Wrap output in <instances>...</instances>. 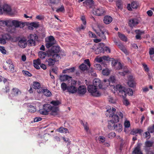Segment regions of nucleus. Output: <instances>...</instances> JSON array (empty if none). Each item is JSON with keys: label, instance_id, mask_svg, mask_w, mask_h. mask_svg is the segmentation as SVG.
Segmentation results:
<instances>
[{"label": "nucleus", "instance_id": "f257e3e1", "mask_svg": "<svg viewBox=\"0 0 154 154\" xmlns=\"http://www.w3.org/2000/svg\"><path fill=\"white\" fill-rule=\"evenodd\" d=\"M122 119L123 117V113L121 112H117L116 115H112L111 116V119L108 122V128L111 130H114L115 125L119 121V117Z\"/></svg>", "mask_w": 154, "mask_h": 154}, {"label": "nucleus", "instance_id": "f03ea898", "mask_svg": "<svg viewBox=\"0 0 154 154\" xmlns=\"http://www.w3.org/2000/svg\"><path fill=\"white\" fill-rule=\"evenodd\" d=\"M60 50V48L59 46H53L50 50L47 51V56L52 57L56 58V59L60 58L58 54Z\"/></svg>", "mask_w": 154, "mask_h": 154}, {"label": "nucleus", "instance_id": "7ed1b4c3", "mask_svg": "<svg viewBox=\"0 0 154 154\" xmlns=\"http://www.w3.org/2000/svg\"><path fill=\"white\" fill-rule=\"evenodd\" d=\"M112 86L120 96H122L124 98L126 96V89L125 87L119 84L116 85V87L114 85H112Z\"/></svg>", "mask_w": 154, "mask_h": 154}, {"label": "nucleus", "instance_id": "20e7f679", "mask_svg": "<svg viewBox=\"0 0 154 154\" xmlns=\"http://www.w3.org/2000/svg\"><path fill=\"white\" fill-rule=\"evenodd\" d=\"M88 90L91 95L94 97H98L100 96L101 93L97 90V88L93 85H89L88 86Z\"/></svg>", "mask_w": 154, "mask_h": 154}, {"label": "nucleus", "instance_id": "39448f33", "mask_svg": "<svg viewBox=\"0 0 154 154\" xmlns=\"http://www.w3.org/2000/svg\"><path fill=\"white\" fill-rule=\"evenodd\" d=\"M52 106L49 104H45L44 105L42 109L39 110L40 113L42 115H47L48 112L51 111L52 108Z\"/></svg>", "mask_w": 154, "mask_h": 154}, {"label": "nucleus", "instance_id": "423d86ee", "mask_svg": "<svg viewBox=\"0 0 154 154\" xmlns=\"http://www.w3.org/2000/svg\"><path fill=\"white\" fill-rule=\"evenodd\" d=\"M76 82L72 80L71 82L70 85L68 86L67 92L69 94H74L77 91V88H76Z\"/></svg>", "mask_w": 154, "mask_h": 154}, {"label": "nucleus", "instance_id": "0eeeda50", "mask_svg": "<svg viewBox=\"0 0 154 154\" xmlns=\"http://www.w3.org/2000/svg\"><path fill=\"white\" fill-rule=\"evenodd\" d=\"M103 84V85L102 84L101 81L99 79H96L94 80L93 85L97 88L104 89L106 87V84L104 83V82Z\"/></svg>", "mask_w": 154, "mask_h": 154}, {"label": "nucleus", "instance_id": "6e6552de", "mask_svg": "<svg viewBox=\"0 0 154 154\" xmlns=\"http://www.w3.org/2000/svg\"><path fill=\"white\" fill-rule=\"evenodd\" d=\"M13 26H14L15 28L20 27V28H23L25 26V24L27 25L29 23L26 22H23L17 20H13Z\"/></svg>", "mask_w": 154, "mask_h": 154}, {"label": "nucleus", "instance_id": "1a4fd4ad", "mask_svg": "<svg viewBox=\"0 0 154 154\" xmlns=\"http://www.w3.org/2000/svg\"><path fill=\"white\" fill-rule=\"evenodd\" d=\"M99 28L100 31L97 32V35L103 39H105L106 38L105 35L108 34L107 30L102 26H100Z\"/></svg>", "mask_w": 154, "mask_h": 154}, {"label": "nucleus", "instance_id": "9d476101", "mask_svg": "<svg viewBox=\"0 0 154 154\" xmlns=\"http://www.w3.org/2000/svg\"><path fill=\"white\" fill-rule=\"evenodd\" d=\"M21 91L18 88H14L12 89L11 93V96H9L11 99L14 97H16L18 95L21 94Z\"/></svg>", "mask_w": 154, "mask_h": 154}, {"label": "nucleus", "instance_id": "9b49d317", "mask_svg": "<svg viewBox=\"0 0 154 154\" xmlns=\"http://www.w3.org/2000/svg\"><path fill=\"white\" fill-rule=\"evenodd\" d=\"M87 91L86 87L83 85H80L77 89V93L80 96L84 95Z\"/></svg>", "mask_w": 154, "mask_h": 154}, {"label": "nucleus", "instance_id": "f8f14e48", "mask_svg": "<svg viewBox=\"0 0 154 154\" xmlns=\"http://www.w3.org/2000/svg\"><path fill=\"white\" fill-rule=\"evenodd\" d=\"M49 58L46 59V62L48 63V65L50 66L54 65L55 64V62L58 60L60 58H56L54 57H48Z\"/></svg>", "mask_w": 154, "mask_h": 154}, {"label": "nucleus", "instance_id": "ddd939ff", "mask_svg": "<svg viewBox=\"0 0 154 154\" xmlns=\"http://www.w3.org/2000/svg\"><path fill=\"white\" fill-rule=\"evenodd\" d=\"M142 143L138 142L137 143V146L135 148L132 154H143L140 150V148Z\"/></svg>", "mask_w": 154, "mask_h": 154}, {"label": "nucleus", "instance_id": "4468645a", "mask_svg": "<svg viewBox=\"0 0 154 154\" xmlns=\"http://www.w3.org/2000/svg\"><path fill=\"white\" fill-rule=\"evenodd\" d=\"M16 10H0V14L13 16L16 14Z\"/></svg>", "mask_w": 154, "mask_h": 154}, {"label": "nucleus", "instance_id": "2eb2a0df", "mask_svg": "<svg viewBox=\"0 0 154 154\" xmlns=\"http://www.w3.org/2000/svg\"><path fill=\"white\" fill-rule=\"evenodd\" d=\"M26 41L25 38H20L18 42V45L21 48H25L27 45Z\"/></svg>", "mask_w": 154, "mask_h": 154}, {"label": "nucleus", "instance_id": "dca6fc26", "mask_svg": "<svg viewBox=\"0 0 154 154\" xmlns=\"http://www.w3.org/2000/svg\"><path fill=\"white\" fill-rule=\"evenodd\" d=\"M84 6L90 8H93L94 7V1L93 0H85L83 2Z\"/></svg>", "mask_w": 154, "mask_h": 154}, {"label": "nucleus", "instance_id": "f3484780", "mask_svg": "<svg viewBox=\"0 0 154 154\" xmlns=\"http://www.w3.org/2000/svg\"><path fill=\"white\" fill-rule=\"evenodd\" d=\"M139 6L138 4L135 1H133L131 3V5L130 4H128L127 5V8L128 10H131L133 9H137Z\"/></svg>", "mask_w": 154, "mask_h": 154}, {"label": "nucleus", "instance_id": "a211bd4d", "mask_svg": "<svg viewBox=\"0 0 154 154\" xmlns=\"http://www.w3.org/2000/svg\"><path fill=\"white\" fill-rule=\"evenodd\" d=\"M128 86L134 88L135 86V82L132 76L129 75L128 77Z\"/></svg>", "mask_w": 154, "mask_h": 154}, {"label": "nucleus", "instance_id": "6ab92c4d", "mask_svg": "<svg viewBox=\"0 0 154 154\" xmlns=\"http://www.w3.org/2000/svg\"><path fill=\"white\" fill-rule=\"evenodd\" d=\"M115 77L114 76H111L110 77L109 79H104V83L106 84V86L107 87L110 85V82L113 83L115 82Z\"/></svg>", "mask_w": 154, "mask_h": 154}, {"label": "nucleus", "instance_id": "aec40b11", "mask_svg": "<svg viewBox=\"0 0 154 154\" xmlns=\"http://www.w3.org/2000/svg\"><path fill=\"white\" fill-rule=\"evenodd\" d=\"M10 39L9 36L8 35L5 34L2 35L0 37V44L4 45L6 43V41Z\"/></svg>", "mask_w": 154, "mask_h": 154}, {"label": "nucleus", "instance_id": "412c9836", "mask_svg": "<svg viewBox=\"0 0 154 154\" xmlns=\"http://www.w3.org/2000/svg\"><path fill=\"white\" fill-rule=\"evenodd\" d=\"M139 22V21L138 19L136 18H134L130 20L128 24L130 27L133 28L138 24Z\"/></svg>", "mask_w": 154, "mask_h": 154}, {"label": "nucleus", "instance_id": "4be33fe9", "mask_svg": "<svg viewBox=\"0 0 154 154\" xmlns=\"http://www.w3.org/2000/svg\"><path fill=\"white\" fill-rule=\"evenodd\" d=\"M116 111V109L112 107V109L110 108L106 111V115L107 117H111L112 115H115V112Z\"/></svg>", "mask_w": 154, "mask_h": 154}, {"label": "nucleus", "instance_id": "5701e85b", "mask_svg": "<svg viewBox=\"0 0 154 154\" xmlns=\"http://www.w3.org/2000/svg\"><path fill=\"white\" fill-rule=\"evenodd\" d=\"M92 12L94 15L97 16L104 15L106 13L104 10H92Z\"/></svg>", "mask_w": 154, "mask_h": 154}, {"label": "nucleus", "instance_id": "b1692460", "mask_svg": "<svg viewBox=\"0 0 154 154\" xmlns=\"http://www.w3.org/2000/svg\"><path fill=\"white\" fill-rule=\"evenodd\" d=\"M100 45L101 47H100L97 48L95 50V53L97 54H98L101 53H103L104 52V49L103 48L104 46V44L102 43H100Z\"/></svg>", "mask_w": 154, "mask_h": 154}, {"label": "nucleus", "instance_id": "393cba45", "mask_svg": "<svg viewBox=\"0 0 154 154\" xmlns=\"http://www.w3.org/2000/svg\"><path fill=\"white\" fill-rule=\"evenodd\" d=\"M51 109V114L54 116L57 115L58 113L59 108L56 106H52Z\"/></svg>", "mask_w": 154, "mask_h": 154}, {"label": "nucleus", "instance_id": "a878e982", "mask_svg": "<svg viewBox=\"0 0 154 154\" xmlns=\"http://www.w3.org/2000/svg\"><path fill=\"white\" fill-rule=\"evenodd\" d=\"M104 23L106 24L110 23L112 20V18L109 16H106L103 19Z\"/></svg>", "mask_w": 154, "mask_h": 154}, {"label": "nucleus", "instance_id": "bb28decb", "mask_svg": "<svg viewBox=\"0 0 154 154\" xmlns=\"http://www.w3.org/2000/svg\"><path fill=\"white\" fill-rule=\"evenodd\" d=\"M105 62H103L102 63H101V65L99 64H95L94 65V66L97 69L100 71L102 70V66H103L106 67V66L107 65L105 64Z\"/></svg>", "mask_w": 154, "mask_h": 154}, {"label": "nucleus", "instance_id": "cd10ccee", "mask_svg": "<svg viewBox=\"0 0 154 154\" xmlns=\"http://www.w3.org/2000/svg\"><path fill=\"white\" fill-rule=\"evenodd\" d=\"M143 131L141 129H133L131 131V134L134 135H137V134H140L141 135V132Z\"/></svg>", "mask_w": 154, "mask_h": 154}, {"label": "nucleus", "instance_id": "c85d7f7f", "mask_svg": "<svg viewBox=\"0 0 154 154\" xmlns=\"http://www.w3.org/2000/svg\"><path fill=\"white\" fill-rule=\"evenodd\" d=\"M114 130L118 132H121L122 130V125L120 123H116V125L115 126Z\"/></svg>", "mask_w": 154, "mask_h": 154}, {"label": "nucleus", "instance_id": "c756f323", "mask_svg": "<svg viewBox=\"0 0 154 154\" xmlns=\"http://www.w3.org/2000/svg\"><path fill=\"white\" fill-rule=\"evenodd\" d=\"M75 68L74 67L64 69L63 71V73H69L74 72Z\"/></svg>", "mask_w": 154, "mask_h": 154}, {"label": "nucleus", "instance_id": "7c9ffc66", "mask_svg": "<svg viewBox=\"0 0 154 154\" xmlns=\"http://www.w3.org/2000/svg\"><path fill=\"white\" fill-rule=\"evenodd\" d=\"M41 91L46 96L50 97L51 95V92L47 89H42Z\"/></svg>", "mask_w": 154, "mask_h": 154}, {"label": "nucleus", "instance_id": "2f4dec72", "mask_svg": "<svg viewBox=\"0 0 154 154\" xmlns=\"http://www.w3.org/2000/svg\"><path fill=\"white\" fill-rule=\"evenodd\" d=\"M33 88L35 89H39L41 87L40 83L37 82H34L32 85Z\"/></svg>", "mask_w": 154, "mask_h": 154}, {"label": "nucleus", "instance_id": "473e14b6", "mask_svg": "<svg viewBox=\"0 0 154 154\" xmlns=\"http://www.w3.org/2000/svg\"><path fill=\"white\" fill-rule=\"evenodd\" d=\"M153 142L149 140L146 141L145 142V147L149 148L153 146Z\"/></svg>", "mask_w": 154, "mask_h": 154}, {"label": "nucleus", "instance_id": "72a5a7b5", "mask_svg": "<svg viewBox=\"0 0 154 154\" xmlns=\"http://www.w3.org/2000/svg\"><path fill=\"white\" fill-rule=\"evenodd\" d=\"M119 48L122 50L126 55H128V52L125 47L122 45H119Z\"/></svg>", "mask_w": 154, "mask_h": 154}, {"label": "nucleus", "instance_id": "f704fd0d", "mask_svg": "<svg viewBox=\"0 0 154 154\" xmlns=\"http://www.w3.org/2000/svg\"><path fill=\"white\" fill-rule=\"evenodd\" d=\"M38 54L39 57L42 59L45 58L47 56V53L42 51L39 52Z\"/></svg>", "mask_w": 154, "mask_h": 154}, {"label": "nucleus", "instance_id": "c9c22d12", "mask_svg": "<svg viewBox=\"0 0 154 154\" xmlns=\"http://www.w3.org/2000/svg\"><path fill=\"white\" fill-rule=\"evenodd\" d=\"M118 34L119 38L121 40L124 42L127 41V38L124 34H122L119 32H118Z\"/></svg>", "mask_w": 154, "mask_h": 154}, {"label": "nucleus", "instance_id": "e433bc0d", "mask_svg": "<svg viewBox=\"0 0 154 154\" xmlns=\"http://www.w3.org/2000/svg\"><path fill=\"white\" fill-rule=\"evenodd\" d=\"M58 131L61 133H66L67 132H68V131L67 128L63 127H60L58 129Z\"/></svg>", "mask_w": 154, "mask_h": 154}, {"label": "nucleus", "instance_id": "4c0bfd02", "mask_svg": "<svg viewBox=\"0 0 154 154\" xmlns=\"http://www.w3.org/2000/svg\"><path fill=\"white\" fill-rule=\"evenodd\" d=\"M61 88L63 91H67V92L68 86H67V85L64 82L62 83L61 85Z\"/></svg>", "mask_w": 154, "mask_h": 154}, {"label": "nucleus", "instance_id": "58836bf2", "mask_svg": "<svg viewBox=\"0 0 154 154\" xmlns=\"http://www.w3.org/2000/svg\"><path fill=\"white\" fill-rule=\"evenodd\" d=\"M10 90L9 85L8 83L7 85H5V88H2L3 92L5 93L9 92Z\"/></svg>", "mask_w": 154, "mask_h": 154}, {"label": "nucleus", "instance_id": "ea45409f", "mask_svg": "<svg viewBox=\"0 0 154 154\" xmlns=\"http://www.w3.org/2000/svg\"><path fill=\"white\" fill-rule=\"evenodd\" d=\"M80 69L83 71H84L88 70V67L84 63L82 64L79 66Z\"/></svg>", "mask_w": 154, "mask_h": 154}, {"label": "nucleus", "instance_id": "a19ab883", "mask_svg": "<svg viewBox=\"0 0 154 154\" xmlns=\"http://www.w3.org/2000/svg\"><path fill=\"white\" fill-rule=\"evenodd\" d=\"M28 110L29 112H34L36 111L35 107L31 105H30L29 106Z\"/></svg>", "mask_w": 154, "mask_h": 154}, {"label": "nucleus", "instance_id": "79ce46f5", "mask_svg": "<svg viewBox=\"0 0 154 154\" xmlns=\"http://www.w3.org/2000/svg\"><path fill=\"white\" fill-rule=\"evenodd\" d=\"M9 67L10 71L11 72L13 73L16 72V70L14 69V66L12 63L8 66Z\"/></svg>", "mask_w": 154, "mask_h": 154}, {"label": "nucleus", "instance_id": "37998d69", "mask_svg": "<svg viewBox=\"0 0 154 154\" xmlns=\"http://www.w3.org/2000/svg\"><path fill=\"white\" fill-rule=\"evenodd\" d=\"M110 73L109 70L107 68L103 69L102 73L104 75H108Z\"/></svg>", "mask_w": 154, "mask_h": 154}, {"label": "nucleus", "instance_id": "c03bdc74", "mask_svg": "<svg viewBox=\"0 0 154 154\" xmlns=\"http://www.w3.org/2000/svg\"><path fill=\"white\" fill-rule=\"evenodd\" d=\"M51 103L54 106H57L61 104V102L58 100H52L51 102Z\"/></svg>", "mask_w": 154, "mask_h": 154}, {"label": "nucleus", "instance_id": "a18cd8bd", "mask_svg": "<svg viewBox=\"0 0 154 154\" xmlns=\"http://www.w3.org/2000/svg\"><path fill=\"white\" fill-rule=\"evenodd\" d=\"M30 40H33L35 42V40H36L38 38V37L37 35L35 34H30Z\"/></svg>", "mask_w": 154, "mask_h": 154}, {"label": "nucleus", "instance_id": "49530a36", "mask_svg": "<svg viewBox=\"0 0 154 154\" xmlns=\"http://www.w3.org/2000/svg\"><path fill=\"white\" fill-rule=\"evenodd\" d=\"M13 21V20H6V26H8L9 28H11L13 26V23H12Z\"/></svg>", "mask_w": 154, "mask_h": 154}, {"label": "nucleus", "instance_id": "de8ad7c7", "mask_svg": "<svg viewBox=\"0 0 154 154\" xmlns=\"http://www.w3.org/2000/svg\"><path fill=\"white\" fill-rule=\"evenodd\" d=\"M116 6L118 9H122V5L120 0H118L116 2Z\"/></svg>", "mask_w": 154, "mask_h": 154}, {"label": "nucleus", "instance_id": "09e8293b", "mask_svg": "<svg viewBox=\"0 0 154 154\" xmlns=\"http://www.w3.org/2000/svg\"><path fill=\"white\" fill-rule=\"evenodd\" d=\"M29 25L35 28L38 27L39 25L38 23L36 22L31 23H29Z\"/></svg>", "mask_w": 154, "mask_h": 154}, {"label": "nucleus", "instance_id": "8fccbe9b", "mask_svg": "<svg viewBox=\"0 0 154 154\" xmlns=\"http://www.w3.org/2000/svg\"><path fill=\"white\" fill-rule=\"evenodd\" d=\"M145 138H146L147 139H149L151 137L150 132L148 131L145 132L143 134Z\"/></svg>", "mask_w": 154, "mask_h": 154}, {"label": "nucleus", "instance_id": "3c124183", "mask_svg": "<svg viewBox=\"0 0 154 154\" xmlns=\"http://www.w3.org/2000/svg\"><path fill=\"white\" fill-rule=\"evenodd\" d=\"M54 42H51L48 41L45 44V46L47 48H49L54 44Z\"/></svg>", "mask_w": 154, "mask_h": 154}, {"label": "nucleus", "instance_id": "603ef678", "mask_svg": "<svg viewBox=\"0 0 154 154\" xmlns=\"http://www.w3.org/2000/svg\"><path fill=\"white\" fill-rule=\"evenodd\" d=\"M147 130L150 133H153L154 132V124L152 126H149L147 129Z\"/></svg>", "mask_w": 154, "mask_h": 154}, {"label": "nucleus", "instance_id": "864d4df0", "mask_svg": "<svg viewBox=\"0 0 154 154\" xmlns=\"http://www.w3.org/2000/svg\"><path fill=\"white\" fill-rule=\"evenodd\" d=\"M116 136V134L114 132H111L109 134L108 137L109 138H112Z\"/></svg>", "mask_w": 154, "mask_h": 154}, {"label": "nucleus", "instance_id": "5fc2aeb1", "mask_svg": "<svg viewBox=\"0 0 154 154\" xmlns=\"http://www.w3.org/2000/svg\"><path fill=\"white\" fill-rule=\"evenodd\" d=\"M1 8L2 10H11L10 6L7 4L3 5Z\"/></svg>", "mask_w": 154, "mask_h": 154}, {"label": "nucleus", "instance_id": "6e6d98bb", "mask_svg": "<svg viewBox=\"0 0 154 154\" xmlns=\"http://www.w3.org/2000/svg\"><path fill=\"white\" fill-rule=\"evenodd\" d=\"M28 44L30 46H35V42L33 40L29 39L28 41Z\"/></svg>", "mask_w": 154, "mask_h": 154}, {"label": "nucleus", "instance_id": "4d7b16f0", "mask_svg": "<svg viewBox=\"0 0 154 154\" xmlns=\"http://www.w3.org/2000/svg\"><path fill=\"white\" fill-rule=\"evenodd\" d=\"M117 65L115 67L116 69H120L122 68V64L120 62H118L117 63Z\"/></svg>", "mask_w": 154, "mask_h": 154}, {"label": "nucleus", "instance_id": "13d9d810", "mask_svg": "<svg viewBox=\"0 0 154 154\" xmlns=\"http://www.w3.org/2000/svg\"><path fill=\"white\" fill-rule=\"evenodd\" d=\"M23 72L25 75L29 77H31L32 76V74L27 71L23 70Z\"/></svg>", "mask_w": 154, "mask_h": 154}, {"label": "nucleus", "instance_id": "bf43d9fd", "mask_svg": "<svg viewBox=\"0 0 154 154\" xmlns=\"http://www.w3.org/2000/svg\"><path fill=\"white\" fill-rule=\"evenodd\" d=\"M130 96H132L133 95V91L132 90L131 88H128L126 90V93Z\"/></svg>", "mask_w": 154, "mask_h": 154}, {"label": "nucleus", "instance_id": "052dcab7", "mask_svg": "<svg viewBox=\"0 0 154 154\" xmlns=\"http://www.w3.org/2000/svg\"><path fill=\"white\" fill-rule=\"evenodd\" d=\"M98 139L101 143H103L105 140V137L103 136H100L98 137Z\"/></svg>", "mask_w": 154, "mask_h": 154}, {"label": "nucleus", "instance_id": "680f3d73", "mask_svg": "<svg viewBox=\"0 0 154 154\" xmlns=\"http://www.w3.org/2000/svg\"><path fill=\"white\" fill-rule=\"evenodd\" d=\"M48 42H54L55 39L53 36L50 35L48 37Z\"/></svg>", "mask_w": 154, "mask_h": 154}, {"label": "nucleus", "instance_id": "e2e57ef3", "mask_svg": "<svg viewBox=\"0 0 154 154\" xmlns=\"http://www.w3.org/2000/svg\"><path fill=\"white\" fill-rule=\"evenodd\" d=\"M124 125L125 127L126 128H128L130 126V122L128 121H125L124 123Z\"/></svg>", "mask_w": 154, "mask_h": 154}, {"label": "nucleus", "instance_id": "0e129e2a", "mask_svg": "<svg viewBox=\"0 0 154 154\" xmlns=\"http://www.w3.org/2000/svg\"><path fill=\"white\" fill-rule=\"evenodd\" d=\"M81 19L82 21L83 24L85 25L86 24V22L85 16L84 15L82 16L81 17Z\"/></svg>", "mask_w": 154, "mask_h": 154}, {"label": "nucleus", "instance_id": "69168bd1", "mask_svg": "<svg viewBox=\"0 0 154 154\" xmlns=\"http://www.w3.org/2000/svg\"><path fill=\"white\" fill-rule=\"evenodd\" d=\"M0 50L1 52L4 54H5L6 53V51L5 50V48L3 47H0Z\"/></svg>", "mask_w": 154, "mask_h": 154}, {"label": "nucleus", "instance_id": "338daca9", "mask_svg": "<svg viewBox=\"0 0 154 154\" xmlns=\"http://www.w3.org/2000/svg\"><path fill=\"white\" fill-rule=\"evenodd\" d=\"M89 35L90 37L91 38H95L96 37L95 35L91 31L88 32Z\"/></svg>", "mask_w": 154, "mask_h": 154}, {"label": "nucleus", "instance_id": "774afa93", "mask_svg": "<svg viewBox=\"0 0 154 154\" xmlns=\"http://www.w3.org/2000/svg\"><path fill=\"white\" fill-rule=\"evenodd\" d=\"M143 65L145 71L146 72H148L149 71V69L147 65L145 64H143Z\"/></svg>", "mask_w": 154, "mask_h": 154}]
</instances>
